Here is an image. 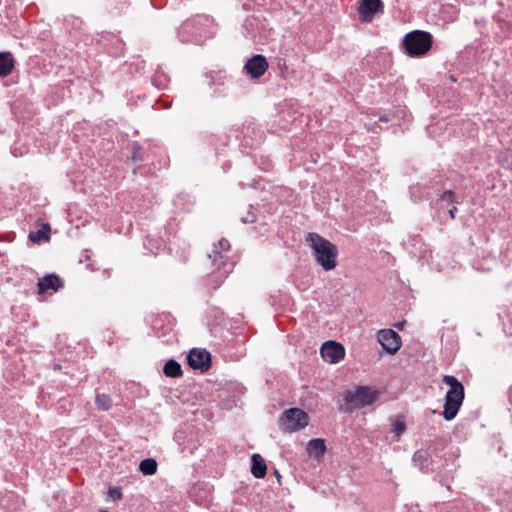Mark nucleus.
<instances>
[{
    "label": "nucleus",
    "instance_id": "nucleus-14",
    "mask_svg": "<svg viewBox=\"0 0 512 512\" xmlns=\"http://www.w3.org/2000/svg\"><path fill=\"white\" fill-rule=\"evenodd\" d=\"M14 61L10 53H0V76H7L11 73Z\"/></svg>",
    "mask_w": 512,
    "mask_h": 512
},
{
    "label": "nucleus",
    "instance_id": "nucleus-10",
    "mask_svg": "<svg viewBox=\"0 0 512 512\" xmlns=\"http://www.w3.org/2000/svg\"><path fill=\"white\" fill-rule=\"evenodd\" d=\"M268 68L266 59L261 55L253 56L245 65L247 73L252 78H258L262 76Z\"/></svg>",
    "mask_w": 512,
    "mask_h": 512
},
{
    "label": "nucleus",
    "instance_id": "nucleus-9",
    "mask_svg": "<svg viewBox=\"0 0 512 512\" xmlns=\"http://www.w3.org/2000/svg\"><path fill=\"white\" fill-rule=\"evenodd\" d=\"M381 10V0H360L358 13L361 20L364 22H371L374 16Z\"/></svg>",
    "mask_w": 512,
    "mask_h": 512
},
{
    "label": "nucleus",
    "instance_id": "nucleus-15",
    "mask_svg": "<svg viewBox=\"0 0 512 512\" xmlns=\"http://www.w3.org/2000/svg\"><path fill=\"white\" fill-rule=\"evenodd\" d=\"M163 372L167 377H178L182 374V369L178 362L169 360L164 365Z\"/></svg>",
    "mask_w": 512,
    "mask_h": 512
},
{
    "label": "nucleus",
    "instance_id": "nucleus-20",
    "mask_svg": "<svg viewBox=\"0 0 512 512\" xmlns=\"http://www.w3.org/2000/svg\"><path fill=\"white\" fill-rule=\"evenodd\" d=\"M406 426L405 423L401 420H396L392 424V431L394 432L396 436V440L399 439V437L405 432Z\"/></svg>",
    "mask_w": 512,
    "mask_h": 512
},
{
    "label": "nucleus",
    "instance_id": "nucleus-25",
    "mask_svg": "<svg viewBox=\"0 0 512 512\" xmlns=\"http://www.w3.org/2000/svg\"><path fill=\"white\" fill-rule=\"evenodd\" d=\"M388 120H389V119H388V117H386V116H381V117H380V121H382V122H387Z\"/></svg>",
    "mask_w": 512,
    "mask_h": 512
},
{
    "label": "nucleus",
    "instance_id": "nucleus-8",
    "mask_svg": "<svg viewBox=\"0 0 512 512\" xmlns=\"http://www.w3.org/2000/svg\"><path fill=\"white\" fill-rule=\"evenodd\" d=\"M187 360L191 368L201 371L208 370L211 365L210 353L204 349H192Z\"/></svg>",
    "mask_w": 512,
    "mask_h": 512
},
{
    "label": "nucleus",
    "instance_id": "nucleus-24",
    "mask_svg": "<svg viewBox=\"0 0 512 512\" xmlns=\"http://www.w3.org/2000/svg\"><path fill=\"white\" fill-rule=\"evenodd\" d=\"M455 211H456V207H453L452 209L449 210V214H450L451 218H454Z\"/></svg>",
    "mask_w": 512,
    "mask_h": 512
},
{
    "label": "nucleus",
    "instance_id": "nucleus-13",
    "mask_svg": "<svg viewBox=\"0 0 512 512\" xmlns=\"http://www.w3.org/2000/svg\"><path fill=\"white\" fill-rule=\"evenodd\" d=\"M59 285H60V279L56 275H53V274L47 275V276L43 277L38 283L39 292L43 293L49 289L57 290Z\"/></svg>",
    "mask_w": 512,
    "mask_h": 512
},
{
    "label": "nucleus",
    "instance_id": "nucleus-21",
    "mask_svg": "<svg viewBox=\"0 0 512 512\" xmlns=\"http://www.w3.org/2000/svg\"><path fill=\"white\" fill-rule=\"evenodd\" d=\"M441 198L443 201L452 202L454 201V193L452 191H445Z\"/></svg>",
    "mask_w": 512,
    "mask_h": 512
},
{
    "label": "nucleus",
    "instance_id": "nucleus-2",
    "mask_svg": "<svg viewBox=\"0 0 512 512\" xmlns=\"http://www.w3.org/2000/svg\"><path fill=\"white\" fill-rule=\"evenodd\" d=\"M443 383L449 386L446 392L443 417L447 421L454 419L464 400V386L451 375L443 377Z\"/></svg>",
    "mask_w": 512,
    "mask_h": 512
},
{
    "label": "nucleus",
    "instance_id": "nucleus-12",
    "mask_svg": "<svg viewBox=\"0 0 512 512\" xmlns=\"http://www.w3.org/2000/svg\"><path fill=\"white\" fill-rule=\"evenodd\" d=\"M266 464L264 459L259 454H253L252 455V467H251V473L256 478H263L266 474Z\"/></svg>",
    "mask_w": 512,
    "mask_h": 512
},
{
    "label": "nucleus",
    "instance_id": "nucleus-5",
    "mask_svg": "<svg viewBox=\"0 0 512 512\" xmlns=\"http://www.w3.org/2000/svg\"><path fill=\"white\" fill-rule=\"evenodd\" d=\"M321 356L324 361L334 364L341 361L345 356L344 347L335 341H327L321 346Z\"/></svg>",
    "mask_w": 512,
    "mask_h": 512
},
{
    "label": "nucleus",
    "instance_id": "nucleus-16",
    "mask_svg": "<svg viewBox=\"0 0 512 512\" xmlns=\"http://www.w3.org/2000/svg\"><path fill=\"white\" fill-rule=\"evenodd\" d=\"M139 469L144 475H153L157 471V462L152 458L144 459L140 462Z\"/></svg>",
    "mask_w": 512,
    "mask_h": 512
},
{
    "label": "nucleus",
    "instance_id": "nucleus-19",
    "mask_svg": "<svg viewBox=\"0 0 512 512\" xmlns=\"http://www.w3.org/2000/svg\"><path fill=\"white\" fill-rule=\"evenodd\" d=\"M413 461L420 468H423L428 462L427 453L424 451L415 452V454L413 455Z\"/></svg>",
    "mask_w": 512,
    "mask_h": 512
},
{
    "label": "nucleus",
    "instance_id": "nucleus-7",
    "mask_svg": "<svg viewBox=\"0 0 512 512\" xmlns=\"http://www.w3.org/2000/svg\"><path fill=\"white\" fill-rule=\"evenodd\" d=\"M348 400L354 407H364L374 403L377 400V394L369 387H359L349 395Z\"/></svg>",
    "mask_w": 512,
    "mask_h": 512
},
{
    "label": "nucleus",
    "instance_id": "nucleus-18",
    "mask_svg": "<svg viewBox=\"0 0 512 512\" xmlns=\"http://www.w3.org/2000/svg\"><path fill=\"white\" fill-rule=\"evenodd\" d=\"M49 232H50V226L48 224H43L42 227L38 231L31 232L29 234V238L33 242H39L43 239H47Z\"/></svg>",
    "mask_w": 512,
    "mask_h": 512
},
{
    "label": "nucleus",
    "instance_id": "nucleus-22",
    "mask_svg": "<svg viewBox=\"0 0 512 512\" xmlns=\"http://www.w3.org/2000/svg\"><path fill=\"white\" fill-rule=\"evenodd\" d=\"M109 494H110V496H111L112 498H114V499H120V498H121V496H122V494H121L120 490H119V489H117V488H111V489L109 490Z\"/></svg>",
    "mask_w": 512,
    "mask_h": 512
},
{
    "label": "nucleus",
    "instance_id": "nucleus-4",
    "mask_svg": "<svg viewBox=\"0 0 512 512\" xmlns=\"http://www.w3.org/2000/svg\"><path fill=\"white\" fill-rule=\"evenodd\" d=\"M309 423V416L299 408L286 410L279 420V426L284 432H295L305 428Z\"/></svg>",
    "mask_w": 512,
    "mask_h": 512
},
{
    "label": "nucleus",
    "instance_id": "nucleus-17",
    "mask_svg": "<svg viewBox=\"0 0 512 512\" xmlns=\"http://www.w3.org/2000/svg\"><path fill=\"white\" fill-rule=\"evenodd\" d=\"M95 404L101 411H107L112 406L111 398L106 394L97 393L95 398Z\"/></svg>",
    "mask_w": 512,
    "mask_h": 512
},
{
    "label": "nucleus",
    "instance_id": "nucleus-1",
    "mask_svg": "<svg viewBox=\"0 0 512 512\" xmlns=\"http://www.w3.org/2000/svg\"><path fill=\"white\" fill-rule=\"evenodd\" d=\"M306 240L314 252L317 263L325 271L336 267L338 251L334 244L316 233H309Z\"/></svg>",
    "mask_w": 512,
    "mask_h": 512
},
{
    "label": "nucleus",
    "instance_id": "nucleus-11",
    "mask_svg": "<svg viewBox=\"0 0 512 512\" xmlns=\"http://www.w3.org/2000/svg\"><path fill=\"white\" fill-rule=\"evenodd\" d=\"M306 451L310 457L319 458L326 451V445L323 439L316 438L308 442Z\"/></svg>",
    "mask_w": 512,
    "mask_h": 512
},
{
    "label": "nucleus",
    "instance_id": "nucleus-23",
    "mask_svg": "<svg viewBox=\"0 0 512 512\" xmlns=\"http://www.w3.org/2000/svg\"><path fill=\"white\" fill-rule=\"evenodd\" d=\"M219 244L222 250H227L230 246L227 240H221Z\"/></svg>",
    "mask_w": 512,
    "mask_h": 512
},
{
    "label": "nucleus",
    "instance_id": "nucleus-6",
    "mask_svg": "<svg viewBox=\"0 0 512 512\" xmlns=\"http://www.w3.org/2000/svg\"><path fill=\"white\" fill-rule=\"evenodd\" d=\"M377 339L383 349L390 354L396 353L401 347L400 336L391 329H384L379 331Z\"/></svg>",
    "mask_w": 512,
    "mask_h": 512
},
{
    "label": "nucleus",
    "instance_id": "nucleus-3",
    "mask_svg": "<svg viewBox=\"0 0 512 512\" xmlns=\"http://www.w3.org/2000/svg\"><path fill=\"white\" fill-rule=\"evenodd\" d=\"M431 35L423 31H413L408 33L404 39V45L410 56H421L431 47Z\"/></svg>",
    "mask_w": 512,
    "mask_h": 512
}]
</instances>
